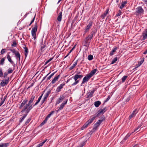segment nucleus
<instances>
[{"label":"nucleus","instance_id":"nucleus-19","mask_svg":"<svg viewBox=\"0 0 147 147\" xmlns=\"http://www.w3.org/2000/svg\"><path fill=\"white\" fill-rule=\"evenodd\" d=\"M1 147H7L8 146L9 144V143H1L0 144Z\"/></svg>","mask_w":147,"mask_h":147},{"label":"nucleus","instance_id":"nucleus-9","mask_svg":"<svg viewBox=\"0 0 147 147\" xmlns=\"http://www.w3.org/2000/svg\"><path fill=\"white\" fill-rule=\"evenodd\" d=\"M144 10L142 8L141 6H139L136 8V12L139 14H141L143 13Z\"/></svg>","mask_w":147,"mask_h":147},{"label":"nucleus","instance_id":"nucleus-37","mask_svg":"<svg viewBox=\"0 0 147 147\" xmlns=\"http://www.w3.org/2000/svg\"><path fill=\"white\" fill-rule=\"evenodd\" d=\"M117 60V57H115V58H114V59H113L111 63V64H113Z\"/></svg>","mask_w":147,"mask_h":147},{"label":"nucleus","instance_id":"nucleus-53","mask_svg":"<svg viewBox=\"0 0 147 147\" xmlns=\"http://www.w3.org/2000/svg\"><path fill=\"white\" fill-rule=\"evenodd\" d=\"M45 47V45H43V46H41V51H43L44 50V48Z\"/></svg>","mask_w":147,"mask_h":147},{"label":"nucleus","instance_id":"nucleus-41","mask_svg":"<svg viewBox=\"0 0 147 147\" xmlns=\"http://www.w3.org/2000/svg\"><path fill=\"white\" fill-rule=\"evenodd\" d=\"M89 124V123L87 122H86V123L84 125L83 127L82 128V129H83V128H86Z\"/></svg>","mask_w":147,"mask_h":147},{"label":"nucleus","instance_id":"nucleus-45","mask_svg":"<svg viewBox=\"0 0 147 147\" xmlns=\"http://www.w3.org/2000/svg\"><path fill=\"white\" fill-rule=\"evenodd\" d=\"M55 73V72H53L47 78V80H49L50 78L54 75Z\"/></svg>","mask_w":147,"mask_h":147},{"label":"nucleus","instance_id":"nucleus-56","mask_svg":"<svg viewBox=\"0 0 147 147\" xmlns=\"http://www.w3.org/2000/svg\"><path fill=\"white\" fill-rule=\"evenodd\" d=\"M47 141V140H44L43 142H42L40 143L39 144V145L40 146H42L43 144L46 142Z\"/></svg>","mask_w":147,"mask_h":147},{"label":"nucleus","instance_id":"nucleus-39","mask_svg":"<svg viewBox=\"0 0 147 147\" xmlns=\"http://www.w3.org/2000/svg\"><path fill=\"white\" fill-rule=\"evenodd\" d=\"M144 60V58H142L141 61L138 63V66H139L141 65L143 63Z\"/></svg>","mask_w":147,"mask_h":147},{"label":"nucleus","instance_id":"nucleus-17","mask_svg":"<svg viewBox=\"0 0 147 147\" xmlns=\"http://www.w3.org/2000/svg\"><path fill=\"white\" fill-rule=\"evenodd\" d=\"M97 71L96 69H94L93 70H92L91 72L88 74L91 77H92L93 76L94 74L96 73Z\"/></svg>","mask_w":147,"mask_h":147},{"label":"nucleus","instance_id":"nucleus-38","mask_svg":"<svg viewBox=\"0 0 147 147\" xmlns=\"http://www.w3.org/2000/svg\"><path fill=\"white\" fill-rule=\"evenodd\" d=\"M101 114V113H100V112L98 111V113L96 114H95V115H93V116H94V117H95V118H96V117H99Z\"/></svg>","mask_w":147,"mask_h":147},{"label":"nucleus","instance_id":"nucleus-20","mask_svg":"<svg viewBox=\"0 0 147 147\" xmlns=\"http://www.w3.org/2000/svg\"><path fill=\"white\" fill-rule=\"evenodd\" d=\"M127 3V2L125 1H122L121 3V6L120 7V8L122 9L125 6V5Z\"/></svg>","mask_w":147,"mask_h":147},{"label":"nucleus","instance_id":"nucleus-33","mask_svg":"<svg viewBox=\"0 0 147 147\" xmlns=\"http://www.w3.org/2000/svg\"><path fill=\"white\" fill-rule=\"evenodd\" d=\"M131 133L130 134L129 133H128L124 138L123 140L124 141H125V140H126L131 135Z\"/></svg>","mask_w":147,"mask_h":147},{"label":"nucleus","instance_id":"nucleus-42","mask_svg":"<svg viewBox=\"0 0 147 147\" xmlns=\"http://www.w3.org/2000/svg\"><path fill=\"white\" fill-rule=\"evenodd\" d=\"M5 58H3L1 59V61H0V64H1L2 65H3L4 64V61H5Z\"/></svg>","mask_w":147,"mask_h":147},{"label":"nucleus","instance_id":"nucleus-60","mask_svg":"<svg viewBox=\"0 0 147 147\" xmlns=\"http://www.w3.org/2000/svg\"><path fill=\"white\" fill-rule=\"evenodd\" d=\"M67 100H66L63 101L62 103V104L64 106L67 104Z\"/></svg>","mask_w":147,"mask_h":147},{"label":"nucleus","instance_id":"nucleus-12","mask_svg":"<svg viewBox=\"0 0 147 147\" xmlns=\"http://www.w3.org/2000/svg\"><path fill=\"white\" fill-rule=\"evenodd\" d=\"M64 98V97L63 95L61 96L57 100V104H58L61 102Z\"/></svg>","mask_w":147,"mask_h":147},{"label":"nucleus","instance_id":"nucleus-26","mask_svg":"<svg viewBox=\"0 0 147 147\" xmlns=\"http://www.w3.org/2000/svg\"><path fill=\"white\" fill-rule=\"evenodd\" d=\"M24 48L25 49V55L26 57L28 54V50L26 46L24 47Z\"/></svg>","mask_w":147,"mask_h":147},{"label":"nucleus","instance_id":"nucleus-36","mask_svg":"<svg viewBox=\"0 0 147 147\" xmlns=\"http://www.w3.org/2000/svg\"><path fill=\"white\" fill-rule=\"evenodd\" d=\"M88 60L90 61L92 60L93 59V55H88Z\"/></svg>","mask_w":147,"mask_h":147},{"label":"nucleus","instance_id":"nucleus-57","mask_svg":"<svg viewBox=\"0 0 147 147\" xmlns=\"http://www.w3.org/2000/svg\"><path fill=\"white\" fill-rule=\"evenodd\" d=\"M85 142H82L80 144V147H83V146L85 145Z\"/></svg>","mask_w":147,"mask_h":147},{"label":"nucleus","instance_id":"nucleus-24","mask_svg":"<svg viewBox=\"0 0 147 147\" xmlns=\"http://www.w3.org/2000/svg\"><path fill=\"white\" fill-rule=\"evenodd\" d=\"M92 117L90 119L87 121L89 124H90L92 123L95 119V117H94L93 115L92 116Z\"/></svg>","mask_w":147,"mask_h":147},{"label":"nucleus","instance_id":"nucleus-54","mask_svg":"<svg viewBox=\"0 0 147 147\" xmlns=\"http://www.w3.org/2000/svg\"><path fill=\"white\" fill-rule=\"evenodd\" d=\"M52 59H53L52 58H51L50 59H49L47 61H46L45 63V65H46Z\"/></svg>","mask_w":147,"mask_h":147},{"label":"nucleus","instance_id":"nucleus-49","mask_svg":"<svg viewBox=\"0 0 147 147\" xmlns=\"http://www.w3.org/2000/svg\"><path fill=\"white\" fill-rule=\"evenodd\" d=\"M110 98V97L109 95L108 96L107 98L104 100V102H107Z\"/></svg>","mask_w":147,"mask_h":147},{"label":"nucleus","instance_id":"nucleus-15","mask_svg":"<svg viewBox=\"0 0 147 147\" xmlns=\"http://www.w3.org/2000/svg\"><path fill=\"white\" fill-rule=\"evenodd\" d=\"M136 109H135L132 112V113L129 117V119H131L132 118L134 117L136 115L137 112Z\"/></svg>","mask_w":147,"mask_h":147},{"label":"nucleus","instance_id":"nucleus-8","mask_svg":"<svg viewBox=\"0 0 147 147\" xmlns=\"http://www.w3.org/2000/svg\"><path fill=\"white\" fill-rule=\"evenodd\" d=\"M9 78H7L6 80H4L2 81L0 83V85L2 86H6L9 82Z\"/></svg>","mask_w":147,"mask_h":147},{"label":"nucleus","instance_id":"nucleus-5","mask_svg":"<svg viewBox=\"0 0 147 147\" xmlns=\"http://www.w3.org/2000/svg\"><path fill=\"white\" fill-rule=\"evenodd\" d=\"M91 77L88 74H87L86 76L83 78L81 86H82L83 84L87 82Z\"/></svg>","mask_w":147,"mask_h":147},{"label":"nucleus","instance_id":"nucleus-28","mask_svg":"<svg viewBox=\"0 0 147 147\" xmlns=\"http://www.w3.org/2000/svg\"><path fill=\"white\" fill-rule=\"evenodd\" d=\"M107 110V108L106 107H105L103 109L99 110V111L100 112V113H101V114H103Z\"/></svg>","mask_w":147,"mask_h":147},{"label":"nucleus","instance_id":"nucleus-23","mask_svg":"<svg viewBox=\"0 0 147 147\" xmlns=\"http://www.w3.org/2000/svg\"><path fill=\"white\" fill-rule=\"evenodd\" d=\"M101 102L99 101H96L94 103V105L95 107H97L101 104Z\"/></svg>","mask_w":147,"mask_h":147},{"label":"nucleus","instance_id":"nucleus-52","mask_svg":"<svg viewBox=\"0 0 147 147\" xmlns=\"http://www.w3.org/2000/svg\"><path fill=\"white\" fill-rule=\"evenodd\" d=\"M140 127V126H138L137 128L135 129H134V131L131 133V134H132L134 132H135L136 131H137L139 129Z\"/></svg>","mask_w":147,"mask_h":147},{"label":"nucleus","instance_id":"nucleus-46","mask_svg":"<svg viewBox=\"0 0 147 147\" xmlns=\"http://www.w3.org/2000/svg\"><path fill=\"white\" fill-rule=\"evenodd\" d=\"M121 14V12L120 10L119 11V12L117 13L115 17H118L120 16Z\"/></svg>","mask_w":147,"mask_h":147},{"label":"nucleus","instance_id":"nucleus-32","mask_svg":"<svg viewBox=\"0 0 147 147\" xmlns=\"http://www.w3.org/2000/svg\"><path fill=\"white\" fill-rule=\"evenodd\" d=\"M27 115L28 114H24L21 118H20V122H22L24 121L25 117H26Z\"/></svg>","mask_w":147,"mask_h":147},{"label":"nucleus","instance_id":"nucleus-10","mask_svg":"<svg viewBox=\"0 0 147 147\" xmlns=\"http://www.w3.org/2000/svg\"><path fill=\"white\" fill-rule=\"evenodd\" d=\"M65 83H62L60 84V85L58 86L56 90V91L57 92H58L61 91V90L63 88V86H65Z\"/></svg>","mask_w":147,"mask_h":147},{"label":"nucleus","instance_id":"nucleus-34","mask_svg":"<svg viewBox=\"0 0 147 147\" xmlns=\"http://www.w3.org/2000/svg\"><path fill=\"white\" fill-rule=\"evenodd\" d=\"M48 118L46 117L45 118V119L44 120L43 122L40 124V125L41 126H42L43 125H44L47 121L48 120Z\"/></svg>","mask_w":147,"mask_h":147},{"label":"nucleus","instance_id":"nucleus-3","mask_svg":"<svg viewBox=\"0 0 147 147\" xmlns=\"http://www.w3.org/2000/svg\"><path fill=\"white\" fill-rule=\"evenodd\" d=\"M96 32L94 31H92L88 36L85 39V42L86 45H84L86 47L89 46L91 42V40L92 38L95 36Z\"/></svg>","mask_w":147,"mask_h":147},{"label":"nucleus","instance_id":"nucleus-55","mask_svg":"<svg viewBox=\"0 0 147 147\" xmlns=\"http://www.w3.org/2000/svg\"><path fill=\"white\" fill-rule=\"evenodd\" d=\"M17 44L16 41L13 42V44L11 45L12 47H16V46Z\"/></svg>","mask_w":147,"mask_h":147},{"label":"nucleus","instance_id":"nucleus-16","mask_svg":"<svg viewBox=\"0 0 147 147\" xmlns=\"http://www.w3.org/2000/svg\"><path fill=\"white\" fill-rule=\"evenodd\" d=\"M35 96L33 95H32L31 98H30V100L29 101L28 103L30 105H32V103H33V101H34L35 98Z\"/></svg>","mask_w":147,"mask_h":147},{"label":"nucleus","instance_id":"nucleus-21","mask_svg":"<svg viewBox=\"0 0 147 147\" xmlns=\"http://www.w3.org/2000/svg\"><path fill=\"white\" fill-rule=\"evenodd\" d=\"M7 58L11 63H13V61L12 60L11 58L8 53L7 54Z\"/></svg>","mask_w":147,"mask_h":147},{"label":"nucleus","instance_id":"nucleus-51","mask_svg":"<svg viewBox=\"0 0 147 147\" xmlns=\"http://www.w3.org/2000/svg\"><path fill=\"white\" fill-rule=\"evenodd\" d=\"M35 15L34 16V17L33 18L32 20L31 21V22L30 23V24L29 25V26H30L34 22V20H35Z\"/></svg>","mask_w":147,"mask_h":147},{"label":"nucleus","instance_id":"nucleus-62","mask_svg":"<svg viewBox=\"0 0 147 147\" xmlns=\"http://www.w3.org/2000/svg\"><path fill=\"white\" fill-rule=\"evenodd\" d=\"M60 77V75H59L56 77V81L58 80Z\"/></svg>","mask_w":147,"mask_h":147},{"label":"nucleus","instance_id":"nucleus-43","mask_svg":"<svg viewBox=\"0 0 147 147\" xmlns=\"http://www.w3.org/2000/svg\"><path fill=\"white\" fill-rule=\"evenodd\" d=\"M127 76H124L122 78V81L123 82H124L127 78Z\"/></svg>","mask_w":147,"mask_h":147},{"label":"nucleus","instance_id":"nucleus-61","mask_svg":"<svg viewBox=\"0 0 147 147\" xmlns=\"http://www.w3.org/2000/svg\"><path fill=\"white\" fill-rule=\"evenodd\" d=\"M8 73H7V72H5L4 73V76H3L4 77V78H5L6 77L7 75H8Z\"/></svg>","mask_w":147,"mask_h":147},{"label":"nucleus","instance_id":"nucleus-13","mask_svg":"<svg viewBox=\"0 0 147 147\" xmlns=\"http://www.w3.org/2000/svg\"><path fill=\"white\" fill-rule=\"evenodd\" d=\"M109 11V9H106V11L104 12V13L101 15V17L102 19H104L105 18V17L108 13Z\"/></svg>","mask_w":147,"mask_h":147},{"label":"nucleus","instance_id":"nucleus-30","mask_svg":"<svg viewBox=\"0 0 147 147\" xmlns=\"http://www.w3.org/2000/svg\"><path fill=\"white\" fill-rule=\"evenodd\" d=\"M94 90H93L91 91L90 93L87 96V98H88L89 97H92V95L93 94L94 92Z\"/></svg>","mask_w":147,"mask_h":147},{"label":"nucleus","instance_id":"nucleus-47","mask_svg":"<svg viewBox=\"0 0 147 147\" xmlns=\"http://www.w3.org/2000/svg\"><path fill=\"white\" fill-rule=\"evenodd\" d=\"M3 77V74L2 70L1 69H0V77Z\"/></svg>","mask_w":147,"mask_h":147},{"label":"nucleus","instance_id":"nucleus-64","mask_svg":"<svg viewBox=\"0 0 147 147\" xmlns=\"http://www.w3.org/2000/svg\"><path fill=\"white\" fill-rule=\"evenodd\" d=\"M45 100H44V99L43 98V100L41 101L42 104L44 103Z\"/></svg>","mask_w":147,"mask_h":147},{"label":"nucleus","instance_id":"nucleus-58","mask_svg":"<svg viewBox=\"0 0 147 147\" xmlns=\"http://www.w3.org/2000/svg\"><path fill=\"white\" fill-rule=\"evenodd\" d=\"M5 49H2L1 52V53L2 54H3L5 52Z\"/></svg>","mask_w":147,"mask_h":147},{"label":"nucleus","instance_id":"nucleus-29","mask_svg":"<svg viewBox=\"0 0 147 147\" xmlns=\"http://www.w3.org/2000/svg\"><path fill=\"white\" fill-rule=\"evenodd\" d=\"M55 111H51L50 113L47 115L46 117L47 118H49L51 115H53L55 113Z\"/></svg>","mask_w":147,"mask_h":147},{"label":"nucleus","instance_id":"nucleus-6","mask_svg":"<svg viewBox=\"0 0 147 147\" xmlns=\"http://www.w3.org/2000/svg\"><path fill=\"white\" fill-rule=\"evenodd\" d=\"M93 24V22L92 21H90L88 24L87 25L86 28H85V32L86 33L91 28L92 24Z\"/></svg>","mask_w":147,"mask_h":147},{"label":"nucleus","instance_id":"nucleus-7","mask_svg":"<svg viewBox=\"0 0 147 147\" xmlns=\"http://www.w3.org/2000/svg\"><path fill=\"white\" fill-rule=\"evenodd\" d=\"M37 30V24L36 23L35 24L34 27L33 28L31 31V34L32 36L36 35V32Z\"/></svg>","mask_w":147,"mask_h":147},{"label":"nucleus","instance_id":"nucleus-50","mask_svg":"<svg viewBox=\"0 0 147 147\" xmlns=\"http://www.w3.org/2000/svg\"><path fill=\"white\" fill-rule=\"evenodd\" d=\"M55 82V77L54 78L53 80H52V82L50 84V85L54 84Z\"/></svg>","mask_w":147,"mask_h":147},{"label":"nucleus","instance_id":"nucleus-31","mask_svg":"<svg viewBox=\"0 0 147 147\" xmlns=\"http://www.w3.org/2000/svg\"><path fill=\"white\" fill-rule=\"evenodd\" d=\"M14 54L16 57L18 58L20 60V55L18 51H17V52L15 53Z\"/></svg>","mask_w":147,"mask_h":147},{"label":"nucleus","instance_id":"nucleus-44","mask_svg":"<svg viewBox=\"0 0 147 147\" xmlns=\"http://www.w3.org/2000/svg\"><path fill=\"white\" fill-rule=\"evenodd\" d=\"M14 70L11 69L10 68H9L8 70V73L10 74L13 72Z\"/></svg>","mask_w":147,"mask_h":147},{"label":"nucleus","instance_id":"nucleus-40","mask_svg":"<svg viewBox=\"0 0 147 147\" xmlns=\"http://www.w3.org/2000/svg\"><path fill=\"white\" fill-rule=\"evenodd\" d=\"M64 106H65L61 104L60 105V106L58 107L59 109L58 110V111L60 110H62L63 108L64 107Z\"/></svg>","mask_w":147,"mask_h":147},{"label":"nucleus","instance_id":"nucleus-22","mask_svg":"<svg viewBox=\"0 0 147 147\" xmlns=\"http://www.w3.org/2000/svg\"><path fill=\"white\" fill-rule=\"evenodd\" d=\"M78 60L76 61V62H75L69 68V69L70 70H72L74 68V67H75V66L77 65V63H78Z\"/></svg>","mask_w":147,"mask_h":147},{"label":"nucleus","instance_id":"nucleus-11","mask_svg":"<svg viewBox=\"0 0 147 147\" xmlns=\"http://www.w3.org/2000/svg\"><path fill=\"white\" fill-rule=\"evenodd\" d=\"M142 36L143 40L147 38V28L145 30V31L142 33Z\"/></svg>","mask_w":147,"mask_h":147},{"label":"nucleus","instance_id":"nucleus-35","mask_svg":"<svg viewBox=\"0 0 147 147\" xmlns=\"http://www.w3.org/2000/svg\"><path fill=\"white\" fill-rule=\"evenodd\" d=\"M7 98V96H5L4 97L3 99L2 100V101H1V103L0 104V107L1 106V105L4 103L5 101V100L6 98Z\"/></svg>","mask_w":147,"mask_h":147},{"label":"nucleus","instance_id":"nucleus-27","mask_svg":"<svg viewBox=\"0 0 147 147\" xmlns=\"http://www.w3.org/2000/svg\"><path fill=\"white\" fill-rule=\"evenodd\" d=\"M50 93V91H47L45 94L43 99L46 100Z\"/></svg>","mask_w":147,"mask_h":147},{"label":"nucleus","instance_id":"nucleus-2","mask_svg":"<svg viewBox=\"0 0 147 147\" xmlns=\"http://www.w3.org/2000/svg\"><path fill=\"white\" fill-rule=\"evenodd\" d=\"M83 76L82 74H77L75 75L74 76H72L71 78L68 79L66 82V83H68L72 79L74 80V82L72 83V81L71 82V83H72V86H74L80 82V80Z\"/></svg>","mask_w":147,"mask_h":147},{"label":"nucleus","instance_id":"nucleus-1","mask_svg":"<svg viewBox=\"0 0 147 147\" xmlns=\"http://www.w3.org/2000/svg\"><path fill=\"white\" fill-rule=\"evenodd\" d=\"M27 100L26 99H24L22 102L21 103L20 106L19 108L21 109L22 107H23V109L21 112L23 113L24 112H26V114L29 113L30 111L33 108L32 105H30L28 103L26 104Z\"/></svg>","mask_w":147,"mask_h":147},{"label":"nucleus","instance_id":"nucleus-18","mask_svg":"<svg viewBox=\"0 0 147 147\" xmlns=\"http://www.w3.org/2000/svg\"><path fill=\"white\" fill-rule=\"evenodd\" d=\"M117 47H115L112 51L110 53L109 55L110 56H112L114 54V53L117 49Z\"/></svg>","mask_w":147,"mask_h":147},{"label":"nucleus","instance_id":"nucleus-63","mask_svg":"<svg viewBox=\"0 0 147 147\" xmlns=\"http://www.w3.org/2000/svg\"><path fill=\"white\" fill-rule=\"evenodd\" d=\"M11 64H12L13 66V70H14L15 67V63H14L13 62V63H11Z\"/></svg>","mask_w":147,"mask_h":147},{"label":"nucleus","instance_id":"nucleus-48","mask_svg":"<svg viewBox=\"0 0 147 147\" xmlns=\"http://www.w3.org/2000/svg\"><path fill=\"white\" fill-rule=\"evenodd\" d=\"M31 119L30 118H29L25 122V125H26L31 120Z\"/></svg>","mask_w":147,"mask_h":147},{"label":"nucleus","instance_id":"nucleus-59","mask_svg":"<svg viewBox=\"0 0 147 147\" xmlns=\"http://www.w3.org/2000/svg\"><path fill=\"white\" fill-rule=\"evenodd\" d=\"M10 51L12 52L13 53H14V54L16 53L17 51H16L15 49H11Z\"/></svg>","mask_w":147,"mask_h":147},{"label":"nucleus","instance_id":"nucleus-25","mask_svg":"<svg viewBox=\"0 0 147 147\" xmlns=\"http://www.w3.org/2000/svg\"><path fill=\"white\" fill-rule=\"evenodd\" d=\"M43 94H42L38 98V100L37 101V102L35 103L34 105V106H35L40 101V100L41 99L42 97V96L43 95Z\"/></svg>","mask_w":147,"mask_h":147},{"label":"nucleus","instance_id":"nucleus-14","mask_svg":"<svg viewBox=\"0 0 147 147\" xmlns=\"http://www.w3.org/2000/svg\"><path fill=\"white\" fill-rule=\"evenodd\" d=\"M62 12L61 11L59 13L57 18V20L59 22H61L62 18Z\"/></svg>","mask_w":147,"mask_h":147},{"label":"nucleus","instance_id":"nucleus-4","mask_svg":"<svg viewBox=\"0 0 147 147\" xmlns=\"http://www.w3.org/2000/svg\"><path fill=\"white\" fill-rule=\"evenodd\" d=\"M105 117L104 116L101 118V119H99L98 122H97L94 125V129L96 130L97 128L99 126L101 123L104 120H105Z\"/></svg>","mask_w":147,"mask_h":147}]
</instances>
